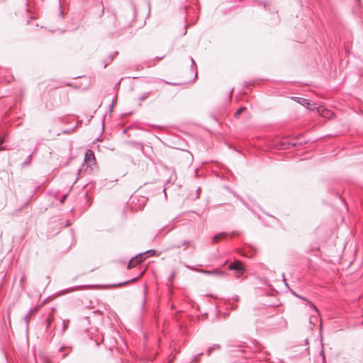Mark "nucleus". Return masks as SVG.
<instances>
[{
	"instance_id": "393cba45",
	"label": "nucleus",
	"mask_w": 363,
	"mask_h": 363,
	"mask_svg": "<svg viewBox=\"0 0 363 363\" xmlns=\"http://www.w3.org/2000/svg\"><path fill=\"white\" fill-rule=\"evenodd\" d=\"M26 280V275H23L21 277V280H20V284L22 286V288H23V284H24Z\"/></svg>"
},
{
	"instance_id": "79ce46f5",
	"label": "nucleus",
	"mask_w": 363,
	"mask_h": 363,
	"mask_svg": "<svg viewBox=\"0 0 363 363\" xmlns=\"http://www.w3.org/2000/svg\"><path fill=\"white\" fill-rule=\"evenodd\" d=\"M266 214H267V216H269V217H272V218H274L275 220H277V218H276L275 217L272 216V215L268 214V213H266Z\"/></svg>"
},
{
	"instance_id": "b1692460",
	"label": "nucleus",
	"mask_w": 363,
	"mask_h": 363,
	"mask_svg": "<svg viewBox=\"0 0 363 363\" xmlns=\"http://www.w3.org/2000/svg\"><path fill=\"white\" fill-rule=\"evenodd\" d=\"M145 302H146V286L145 287V289H144V295H143V303H142L143 308L145 307Z\"/></svg>"
},
{
	"instance_id": "2f4dec72",
	"label": "nucleus",
	"mask_w": 363,
	"mask_h": 363,
	"mask_svg": "<svg viewBox=\"0 0 363 363\" xmlns=\"http://www.w3.org/2000/svg\"><path fill=\"white\" fill-rule=\"evenodd\" d=\"M239 234H240V233H239V232H238V231H232V232H231V233H230V235H231L232 236H234V235H239Z\"/></svg>"
},
{
	"instance_id": "1a4fd4ad",
	"label": "nucleus",
	"mask_w": 363,
	"mask_h": 363,
	"mask_svg": "<svg viewBox=\"0 0 363 363\" xmlns=\"http://www.w3.org/2000/svg\"><path fill=\"white\" fill-rule=\"evenodd\" d=\"M292 99L294 101H296L297 103H298L299 104H301L303 106L306 107L310 105V100H308L307 99H304L302 97H296V96L292 97Z\"/></svg>"
},
{
	"instance_id": "7c9ffc66",
	"label": "nucleus",
	"mask_w": 363,
	"mask_h": 363,
	"mask_svg": "<svg viewBox=\"0 0 363 363\" xmlns=\"http://www.w3.org/2000/svg\"><path fill=\"white\" fill-rule=\"evenodd\" d=\"M67 194L63 195V196H62V199H60V202H61V203H64V202H65V199H67Z\"/></svg>"
},
{
	"instance_id": "a18cd8bd",
	"label": "nucleus",
	"mask_w": 363,
	"mask_h": 363,
	"mask_svg": "<svg viewBox=\"0 0 363 363\" xmlns=\"http://www.w3.org/2000/svg\"><path fill=\"white\" fill-rule=\"evenodd\" d=\"M283 277H284V275H283ZM284 281L285 284H286V286H288V285H287V284H286V279H285V278H284Z\"/></svg>"
},
{
	"instance_id": "6ab92c4d",
	"label": "nucleus",
	"mask_w": 363,
	"mask_h": 363,
	"mask_svg": "<svg viewBox=\"0 0 363 363\" xmlns=\"http://www.w3.org/2000/svg\"><path fill=\"white\" fill-rule=\"evenodd\" d=\"M146 257L154 256L157 252L155 250H148L144 252Z\"/></svg>"
},
{
	"instance_id": "6e6552de",
	"label": "nucleus",
	"mask_w": 363,
	"mask_h": 363,
	"mask_svg": "<svg viewBox=\"0 0 363 363\" xmlns=\"http://www.w3.org/2000/svg\"><path fill=\"white\" fill-rule=\"evenodd\" d=\"M227 236L228 233L225 232H221L220 233H218L212 238L211 243L215 244L218 242L220 240L226 238Z\"/></svg>"
},
{
	"instance_id": "7ed1b4c3",
	"label": "nucleus",
	"mask_w": 363,
	"mask_h": 363,
	"mask_svg": "<svg viewBox=\"0 0 363 363\" xmlns=\"http://www.w3.org/2000/svg\"><path fill=\"white\" fill-rule=\"evenodd\" d=\"M86 165L87 168H90V170H93L92 165L96 164V159L95 155L94 154V152L91 150H87L85 155H84V163L82 165Z\"/></svg>"
},
{
	"instance_id": "a211bd4d",
	"label": "nucleus",
	"mask_w": 363,
	"mask_h": 363,
	"mask_svg": "<svg viewBox=\"0 0 363 363\" xmlns=\"http://www.w3.org/2000/svg\"><path fill=\"white\" fill-rule=\"evenodd\" d=\"M150 91H147V92H145V93L142 94L139 96L138 100H139L140 101H145V100L148 97V96L150 95Z\"/></svg>"
},
{
	"instance_id": "c756f323",
	"label": "nucleus",
	"mask_w": 363,
	"mask_h": 363,
	"mask_svg": "<svg viewBox=\"0 0 363 363\" xmlns=\"http://www.w3.org/2000/svg\"><path fill=\"white\" fill-rule=\"evenodd\" d=\"M99 6L101 9V14H103L104 13V7L102 1H99Z\"/></svg>"
},
{
	"instance_id": "39448f33",
	"label": "nucleus",
	"mask_w": 363,
	"mask_h": 363,
	"mask_svg": "<svg viewBox=\"0 0 363 363\" xmlns=\"http://www.w3.org/2000/svg\"><path fill=\"white\" fill-rule=\"evenodd\" d=\"M291 293L293 294L294 296H295L296 297L304 301L305 302L307 303V304L308 305V306L312 308L313 310L315 311V313H319V311L318 310V308H316V306L314 305L313 303H312L311 301H310L308 299H307L306 298L302 296H300L298 295V294H296L295 291H291Z\"/></svg>"
},
{
	"instance_id": "9d476101",
	"label": "nucleus",
	"mask_w": 363,
	"mask_h": 363,
	"mask_svg": "<svg viewBox=\"0 0 363 363\" xmlns=\"http://www.w3.org/2000/svg\"><path fill=\"white\" fill-rule=\"evenodd\" d=\"M296 143H293V142H285V141H283L281 144V149H289L292 147H295L296 146Z\"/></svg>"
},
{
	"instance_id": "72a5a7b5",
	"label": "nucleus",
	"mask_w": 363,
	"mask_h": 363,
	"mask_svg": "<svg viewBox=\"0 0 363 363\" xmlns=\"http://www.w3.org/2000/svg\"><path fill=\"white\" fill-rule=\"evenodd\" d=\"M113 101L111 102V104L110 106V108H109V111L111 112L113 111Z\"/></svg>"
},
{
	"instance_id": "c9c22d12",
	"label": "nucleus",
	"mask_w": 363,
	"mask_h": 363,
	"mask_svg": "<svg viewBox=\"0 0 363 363\" xmlns=\"http://www.w3.org/2000/svg\"><path fill=\"white\" fill-rule=\"evenodd\" d=\"M122 79H123V78H121L120 80L118 82H117V84H116V86H119Z\"/></svg>"
},
{
	"instance_id": "09e8293b",
	"label": "nucleus",
	"mask_w": 363,
	"mask_h": 363,
	"mask_svg": "<svg viewBox=\"0 0 363 363\" xmlns=\"http://www.w3.org/2000/svg\"><path fill=\"white\" fill-rule=\"evenodd\" d=\"M278 13V11H272V13Z\"/></svg>"
},
{
	"instance_id": "f704fd0d",
	"label": "nucleus",
	"mask_w": 363,
	"mask_h": 363,
	"mask_svg": "<svg viewBox=\"0 0 363 363\" xmlns=\"http://www.w3.org/2000/svg\"><path fill=\"white\" fill-rule=\"evenodd\" d=\"M252 84L250 82H245V87H247L248 86L251 85Z\"/></svg>"
},
{
	"instance_id": "f8f14e48",
	"label": "nucleus",
	"mask_w": 363,
	"mask_h": 363,
	"mask_svg": "<svg viewBox=\"0 0 363 363\" xmlns=\"http://www.w3.org/2000/svg\"><path fill=\"white\" fill-rule=\"evenodd\" d=\"M255 3H257L259 5H262L266 10H270L269 3L264 0H254Z\"/></svg>"
},
{
	"instance_id": "f257e3e1",
	"label": "nucleus",
	"mask_w": 363,
	"mask_h": 363,
	"mask_svg": "<svg viewBox=\"0 0 363 363\" xmlns=\"http://www.w3.org/2000/svg\"><path fill=\"white\" fill-rule=\"evenodd\" d=\"M230 353L231 355L238 357H242L245 359L251 357V350L242 345H238L237 347H232V349L230 350Z\"/></svg>"
},
{
	"instance_id": "f3484780",
	"label": "nucleus",
	"mask_w": 363,
	"mask_h": 363,
	"mask_svg": "<svg viewBox=\"0 0 363 363\" xmlns=\"http://www.w3.org/2000/svg\"><path fill=\"white\" fill-rule=\"evenodd\" d=\"M191 241L184 240V241L182 242V244L177 245L174 246V247L179 248V247H181L182 246H186V247H187V246H189V245H191Z\"/></svg>"
},
{
	"instance_id": "49530a36",
	"label": "nucleus",
	"mask_w": 363,
	"mask_h": 363,
	"mask_svg": "<svg viewBox=\"0 0 363 363\" xmlns=\"http://www.w3.org/2000/svg\"><path fill=\"white\" fill-rule=\"evenodd\" d=\"M320 355H323V350H322V351L320 352Z\"/></svg>"
},
{
	"instance_id": "c85d7f7f",
	"label": "nucleus",
	"mask_w": 363,
	"mask_h": 363,
	"mask_svg": "<svg viewBox=\"0 0 363 363\" xmlns=\"http://www.w3.org/2000/svg\"><path fill=\"white\" fill-rule=\"evenodd\" d=\"M62 330L63 331H65L68 327L67 323H66V320H63V323H62Z\"/></svg>"
},
{
	"instance_id": "a878e982",
	"label": "nucleus",
	"mask_w": 363,
	"mask_h": 363,
	"mask_svg": "<svg viewBox=\"0 0 363 363\" xmlns=\"http://www.w3.org/2000/svg\"><path fill=\"white\" fill-rule=\"evenodd\" d=\"M239 199L245 206H246L248 209H250L247 202L242 197H239Z\"/></svg>"
},
{
	"instance_id": "20e7f679",
	"label": "nucleus",
	"mask_w": 363,
	"mask_h": 363,
	"mask_svg": "<svg viewBox=\"0 0 363 363\" xmlns=\"http://www.w3.org/2000/svg\"><path fill=\"white\" fill-rule=\"evenodd\" d=\"M146 257H145V253H139L136 255L135 257H132L128 262V269H130L134 267L135 264H138L142 262Z\"/></svg>"
},
{
	"instance_id": "423d86ee",
	"label": "nucleus",
	"mask_w": 363,
	"mask_h": 363,
	"mask_svg": "<svg viewBox=\"0 0 363 363\" xmlns=\"http://www.w3.org/2000/svg\"><path fill=\"white\" fill-rule=\"evenodd\" d=\"M88 288H89V286L86 285H79V286H72V287H70V288L63 290L62 291V294H69V293H71V292H73V291H75L77 290H82V289H86Z\"/></svg>"
},
{
	"instance_id": "aec40b11",
	"label": "nucleus",
	"mask_w": 363,
	"mask_h": 363,
	"mask_svg": "<svg viewBox=\"0 0 363 363\" xmlns=\"http://www.w3.org/2000/svg\"><path fill=\"white\" fill-rule=\"evenodd\" d=\"M203 272L205 274H219V275H222L223 274V273L222 272H220L218 270H213V271H203Z\"/></svg>"
},
{
	"instance_id": "a19ab883",
	"label": "nucleus",
	"mask_w": 363,
	"mask_h": 363,
	"mask_svg": "<svg viewBox=\"0 0 363 363\" xmlns=\"http://www.w3.org/2000/svg\"><path fill=\"white\" fill-rule=\"evenodd\" d=\"M238 296H235V298H233V300H235V301H238Z\"/></svg>"
},
{
	"instance_id": "4be33fe9",
	"label": "nucleus",
	"mask_w": 363,
	"mask_h": 363,
	"mask_svg": "<svg viewBox=\"0 0 363 363\" xmlns=\"http://www.w3.org/2000/svg\"><path fill=\"white\" fill-rule=\"evenodd\" d=\"M7 137L8 135L6 134L0 137V146L6 141Z\"/></svg>"
},
{
	"instance_id": "de8ad7c7",
	"label": "nucleus",
	"mask_w": 363,
	"mask_h": 363,
	"mask_svg": "<svg viewBox=\"0 0 363 363\" xmlns=\"http://www.w3.org/2000/svg\"><path fill=\"white\" fill-rule=\"evenodd\" d=\"M50 326V321L48 320V327Z\"/></svg>"
},
{
	"instance_id": "2eb2a0df",
	"label": "nucleus",
	"mask_w": 363,
	"mask_h": 363,
	"mask_svg": "<svg viewBox=\"0 0 363 363\" xmlns=\"http://www.w3.org/2000/svg\"><path fill=\"white\" fill-rule=\"evenodd\" d=\"M32 157H33V154H30V155L28 156L26 160L22 163L23 167H28L30 164L31 161H32Z\"/></svg>"
},
{
	"instance_id": "dca6fc26",
	"label": "nucleus",
	"mask_w": 363,
	"mask_h": 363,
	"mask_svg": "<svg viewBox=\"0 0 363 363\" xmlns=\"http://www.w3.org/2000/svg\"><path fill=\"white\" fill-rule=\"evenodd\" d=\"M246 110V107L245 106H242L240 108H239L234 113V117L235 118H238V116L241 114V113H242L243 111H245Z\"/></svg>"
},
{
	"instance_id": "473e14b6",
	"label": "nucleus",
	"mask_w": 363,
	"mask_h": 363,
	"mask_svg": "<svg viewBox=\"0 0 363 363\" xmlns=\"http://www.w3.org/2000/svg\"><path fill=\"white\" fill-rule=\"evenodd\" d=\"M187 26L188 25L186 24L185 25V28H184V32L182 33V35H185L186 34V28H187Z\"/></svg>"
},
{
	"instance_id": "412c9836",
	"label": "nucleus",
	"mask_w": 363,
	"mask_h": 363,
	"mask_svg": "<svg viewBox=\"0 0 363 363\" xmlns=\"http://www.w3.org/2000/svg\"><path fill=\"white\" fill-rule=\"evenodd\" d=\"M203 354L202 352L201 353H199L197 354L196 355H195L193 358H192V362H194V363H198L199 361V357L200 356H201Z\"/></svg>"
},
{
	"instance_id": "cd10ccee",
	"label": "nucleus",
	"mask_w": 363,
	"mask_h": 363,
	"mask_svg": "<svg viewBox=\"0 0 363 363\" xmlns=\"http://www.w3.org/2000/svg\"><path fill=\"white\" fill-rule=\"evenodd\" d=\"M189 60H191V68L193 69V67L194 66L195 67L196 66V62H195L194 60L193 59V57H189Z\"/></svg>"
},
{
	"instance_id": "4468645a",
	"label": "nucleus",
	"mask_w": 363,
	"mask_h": 363,
	"mask_svg": "<svg viewBox=\"0 0 363 363\" xmlns=\"http://www.w3.org/2000/svg\"><path fill=\"white\" fill-rule=\"evenodd\" d=\"M118 55V52L116 51L114 53L108 55L107 60L104 61V67H106V66L113 60V57Z\"/></svg>"
},
{
	"instance_id": "0eeeda50",
	"label": "nucleus",
	"mask_w": 363,
	"mask_h": 363,
	"mask_svg": "<svg viewBox=\"0 0 363 363\" xmlns=\"http://www.w3.org/2000/svg\"><path fill=\"white\" fill-rule=\"evenodd\" d=\"M38 307H35L31 308L30 311L24 316L23 321L25 322L26 330H28V323L30 319L31 315L37 311Z\"/></svg>"
},
{
	"instance_id": "58836bf2",
	"label": "nucleus",
	"mask_w": 363,
	"mask_h": 363,
	"mask_svg": "<svg viewBox=\"0 0 363 363\" xmlns=\"http://www.w3.org/2000/svg\"><path fill=\"white\" fill-rule=\"evenodd\" d=\"M166 189H166V187H164V189H163V192H164V196H165V197L167 196Z\"/></svg>"
},
{
	"instance_id": "bb28decb",
	"label": "nucleus",
	"mask_w": 363,
	"mask_h": 363,
	"mask_svg": "<svg viewBox=\"0 0 363 363\" xmlns=\"http://www.w3.org/2000/svg\"><path fill=\"white\" fill-rule=\"evenodd\" d=\"M59 8H60V11H59V16L61 18H62L64 17V13L62 11V10L61 9V4H60V2H59Z\"/></svg>"
},
{
	"instance_id": "f03ea898",
	"label": "nucleus",
	"mask_w": 363,
	"mask_h": 363,
	"mask_svg": "<svg viewBox=\"0 0 363 363\" xmlns=\"http://www.w3.org/2000/svg\"><path fill=\"white\" fill-rule=\"evenodd\" d=\"M228 269L235 272L238 277H240L241 275H242L245 272V267L243 264L238 260H235L234 262H231L228 266Z\"/></svg>"
},
{
	"instance_id": "ddd939ff",
	"label": "nucleus",
	"mask_w": 363,
	"mask_h": 363,
	"mask_svg": "<svg viewBox=\"0 0 363 363\" xmlns=\"http://www.w3.org/2000/svg\"><path fill=\"white\" fill-rule=\"evenodd\" d=\"M138 278H134V279H132L130 280H128V281H125L123 282H118V283H116V284H111L112 286H115V287H119V286H124L130 282H132V281H134L135 280H136Z\"/></svg>"
},
{
	"instance_id": "e433bc0d",
	"label": "nucleus",
	"mask_w": 363,
	"mask_h": 363,
	"mask_svg": "<svg viewBox=\"0 0 363 363\" xmlns=\"http://www.w3.org/2000/svg\"><path fill=\"white\" fill-rule=\"evenodd\" d=\"M233 194L234 195V196L237 197L238 199H239V197H240V196H238L235 192L233 191L232 192Z\"/></svg>"
},
{
	"instance_id": "5701e85b",
	"label": "nucleus",
	"mask_w": 363,
	"mask_h": 363,
	"mask_svg": "<svg viewBox=\"0 0 363 363\" xmlns=\"http://www.w3.org/2000/svg\"><path fill=\"white\" fill-rule=\"evenodd\" d=\"M175 276H176V272L173 271L168 278L169 281L172 282Z\"/></svg>"
},
{
	"instance_id": "4c0bfd02",
	"label": "nucleus",
	"mask_w": 363,
	"mask_h": 363,
	"mask_svg": "<svg viewBox=\"0 0 363 363\" xmlns=\"http://www.w3.org/2000/svg\"><path fill=\"white\" fill-rule=\"evenodd\" d=\"M163 57H164V56H162V57H156V60H157V61H159V60H160L163 59Z\"/></svg>"
},
{
	"instance_id": "3c124183",
	"label": "nucleus",
	"mask_w": 363,
	"mask_h": 363,
	"mask_svg": "<svg viewBox=\"0 0 363 363\" xmlns=\"http://www.w3.org/2000/svg\"><path fill=\"white\" fill-rule=\"evenodd\" d=\"M356 1H357L358 3H359V2H360V0H356Z\"/></svg>"
},
{
	"instance_id": "ea45409f",
	"label": "nucleus",
	"mask_w": 363,
	"mask_h": 363,
	"mask_svg": "<svg viewBox=\"0 0 363 363\" xmlns=\"http://www.w3.org/2000/svg\"><path fill=\"white\" fill-rule=\"evenodd\" d=\"M233 91V89L230 90V96H229V98H230V99L231 98V96H232Z\"/></svg>"
},
{
	"instance_id": "9b49d317",
	"label": "nucleus",
	"mask_w": 363,
	"mask_h": 363,
	"mask_svg": "<svg viewBox=\"0 0 363 363\" xmlns=\"http://www.w3.org/2000/svg\"><path fill=\"white\" fill-rule=\"evenodd\" d=\"M220 349V345H218V344H215L213 345L212 347H210L207 351H206V354L208 356H210L211 354V353L214 351V350H219Z\"/></svg>"
},
{
	"instance_id": "c03bdc74",
	"label": "nucleus",
	"mask_w": 363,
	"mask_h": 363,
	"mask_svg": "<svg viewBox=\"0 0 363 363\" xmlns=\"http://www.w3.org/2000/svg\"><path fill=\"white\" fill-rule=\"evenodd\" d=\"M77 278H78V276H77L76 277H74V278L73 279V281H75L77 280Z\"/></svg>"
},
{
	"instance_id": "8fccbe9b",
	"label": "nucleus",
	"mask_w": 363,
	"mask_h": 363,
	"mask_svg": "<svg viewBox=\"0 0 363 363\" xmlns=\"http://www.w3.org/2000/svg\"><path fill=\"white\" fill-rule=\"evenodd\" d=\"M4 150V147H0V151H1V150Z\"/></svg>"
},
{
	"instance_id": "37998d69",
	"label": "nucleus",
	"mask_w": 363,
	"mask_h": 363,
	"mask_svg": "<svg viewBox=\"0 0 363 363\" xmlns=\"http://www.w3.org/2000/svg\"><path fill=\"white\" fill-rule=\"evenodd\" d=\"M67 356V354H63L62 358H65Z\"/></svg>"
}]
</instances>
